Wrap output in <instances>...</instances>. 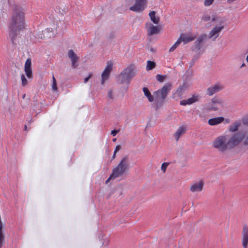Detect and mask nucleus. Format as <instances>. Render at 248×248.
Instances as JSON below:
<instances>
[{
  "label": "nucleus",
  "instance_id": "obj_39",
  "mask_svg": "<svg viewBox=\"0 0 248 248\" xmlns=\"http://www.w3.org/2000/svg\"><path fill=\"white\" fill-rule=\"evenodd\" d=\"M119 132V130H113L111 131V135L113 136H115L116 135V134L118 133Z\"/></svg>",
  "mask_w": 248,
  "mask_h": 248
},
{
  "label": "nucleus",
  "instance_id": "obj_10",
  "mask_svg": "<svg viewBox=\"0 0 248 248\" xmlns=\"http://www.w3.org/2000/svg\"><path fill=\"white\" fill-rule=\"evenodd\" d=\"M196 37V35L193 34L192 33L188 32L181 34L178 39L181 43L183 42L186 44L194 40Z\"/></svg>",
  "mask_w": 248,
  "mask_h": 248
},
{
  "label": "nucleus",
  "instance_id": "obj_8",
  "mask_svg": "<svg viewBox=\"0 0 248 248\" xmlns=\"http://www.w3.org/2000/svg\"><path fill=\"white\" fill-rule=\"evenodd\" d=\"M221 107H222V101L218 98H213L210 102L205 105L204 108L207 110L216 111Z\"/></svg>",
  "mask_w": 248,
  "mask_h": 248
},
{
  "label": "nucleus",
  "instance_id": "obj_31",
  "mask_svg": "<svg viewBox=\"0 0 248 248\" xmlns=\"http://www.w3.org/2000/svg\"><path fill=\"white\" fill-rule=\"evenodd\" d=\"M155 66V63H147L146 66L147 70H150L154 68Z\"/></svg>",
  "mask_w": 248,
  "mask_h": 248
},
{
  "label": "nucleus",
  "instance_id": "obj_43",
  "mask_svg": "<svg viewBox=\"0 0 248 248\" xmlns=\"http://www.w3.org/2000/svg\"><path fill=\"white\" fill-rule=\"evenodd\" d=\"M26 62H31V59L30 58L27 59Z\"/></svg>",
  "mask_w": 248,
  "mask_h": 248
},
{
  "label": "nucleus",
  "instance_id": "obj_21",
  "mask_svg": "<svg viewBox=\"0 0 248 248\" xmlns=\"http://www.w3.org/2000/svg\"><path fill=\"white\" fill-rule=\"evenodd\" d=\"M68 56L72 62H77L80 60L79 57L72 49L68 51Z\"/></svg>",
  "mask_w": 248,
  "mask_h": 248
},
{
  "label": "nucleus",
  "instance_id": "obj_27",
  "mask_svg": "<svg viewBox=\"0 0 248 248\" xmlns=\"http://www.w3.org/2000/svg\"><path fill=\"white\" fill-rule=\"evenodd\" d=\"M202 20L203 22H208L210 20H212V17L210 16L207 14H205L203 15V16L202 17Z\"/></svg>",
  "mask_w": 248,
  "mask_h": 248
},
{
  "label": "nucleus",
  "instance_id": "obj_32",
  "mask_svg": "<svg viewBox=\"0 0 248 248\" xmlns=\"http://www.w3.org/2000/svg\"><path fill=\"white\" fill-rule=\"evenodd\" d=\"M156 79L157 80V81H158L160 82H163L165 78V76H163L161 75H157L156 76Z\"/></svg>",
  "mask_w": 248,
  "mask_h": 248
},
{
  "label": "nucleus",
  "instance_id": "obj_23",
  "mask_svg": "<svg viewBox=\"0 0 248 248\" xmlns=\"http://www.w3.org/2000/svg\"><path fill=\"white\" fill-rule=\"evenodd\" d=\"M142 90L144 95L147 98L148 101L150 102H153L154 100V96L152 95L148 89L146 87H144Z\"/></svg>",
  "mask_w": 248,
  "mask_h": 248
},
{
  "label": "nucleus",
  "instance_id": "obj_47",
  "mask_svg": "<svg viewBox=\"0 0 248 248\" xmlns=\"http://www.w3.org/2000/svg\"><path fill=\"white\" fill-rule=\"evenodd\" d=\"M27 125H25V126H24V130H27Z\"/></svg>",
  "mask_w": 248,
  "mask_h": 248
},
{
  "label": "nucleus",
  "instance_id": "obj_26",
  "mask_svg": "<svg viewBox=\"0 0 248 248\" xmlns=\"http://www.w3.org/2000/svg\"><path fill=\"white\" fill-rule=\"evenodd\" d=\"M51 36V33H49V34H46L45 35L43 34V31L42 32L39 31L38 32L36 33L35 37L37 38V39H43L45 38H50Z\"/></svg>",
  "mask_w": 248,
  "mask_h": 248
},
{
  "label": "nucleus",
  "instance_id": "obj_17",
  "mask_svg": "<svg viewBox=\"0 0 248 248\" xmlns=\"http://www.w3.org/2000/svg\"><path fill=\"white\" fill-rule=\"evenodd\" d=\"M202 47V45L199 43H196V41L194 43V46L192 48L193 52L195 53L194 57L193 58L192 61H195L197 60L199 57V51Z\"/></svg>",
  "mask_w": 248,
  "mask_h": 248
},
{
  "label": "nucleus",
  "instance_id": "obj_37",
  "mask_svg": "<svg viewBox=\"0 0 248 248\" xmlns=\"http://www.w3.org/2000/svg\"><path fill=\"white\" fill-rule=\"evenodd\" d=\"M2 225H0V236H4L3 231L2 230Z\"/></svg>",
  "mask_w": 248,
  "mask_h": 248
},
{
  "label": "nucleus",
  "instance_id": "obj_40",
  "mask_svg": "<svg viewBox=\"0 0 248 248\" xmlns=\"http://www.w3.org/2000/svg\"><path fill=\"white\" fill-rule=\"evenodd\" d=\"M243 121L244 124H248V115L243 119Z\"/></svg>",
  "mask_w": 248,
  "mask_h": 248
},
{
  "label": "nucleus",
  "instance_id": "obj_33",
  "mask_svg": "<svg viewBox=\"0 0 248 248\" xmlns=\"http://www.w3.org/2000/svg\"><path fill=\"white\" fill-rule=\"evenodd\" d=\"M214 1V0H204V5L205 6H210Z\"/></svg>",
  "mask_w": 248,
  "mask_h": 248
},
{
  "label": "nucleus",
  "instance_id": "obj_45",
  "mask_svg": "<svg viewBox=\"0 0 248 248\" xmlns=\"http://www.w3.org/2000/svg\"><path fill=\"white\" fill-rule=\"evenodd\" d=\"M73 63V65H72V66H73V67H75L76 63L73 62V63Z\"/></svg>",
  "mask_w": 248,
  "mask_h": 248
},
{
  "label": "nucleus",
  "instance_id": "obj_42",
  "mask_svg": "<svg viewBox=\"0 0 248 248\" xmlns=\"http://www.w3.org/2000/svg\"><path fill=\"white\" fill-rule=\"evenodd\" d=\"M116 154H115V153L114 152L113 155L112 157V159H114L115 158V157H116Z\"/></svg>",
  "mask_w": 248,
  "mask_h": 248
},
{
  "label": "nucleus",
  "instance_id": "obj_30",
  "mask_svg": "<svg viewBox=\"0 0 248 248\" xmlns=\"http://www.w3.org/2000/svg\"><path fill=\"white\" fill-rule=\"evenodd\" d=\"M52 89L54 91H56L57 90V82L54 76L52 77Z\"/></svg>",
  "mask_w": 248,
  "mask_h": 248
},
{
  "label": "nucleus",
  "instance_id": "obj_16",
  "mask_svg": "<svg viewBox=\"0 0 248 248\" xmlns=\"http://www.w3.org/2000/svg\"><path fill=\"white\" fill-rule=\"evenodd\" d=\"M204 184L202 181H199L198 183L192 184L190 187V190L192 192H200L203 187Z\"/></svg>",
  "mask_w": 248,
  "mask_h": 248
},
{
  "label": "nucleus",
  "instance_id": "obj_12",
  "mask_svg": "<svg viewBox=\"0 0 248 248\" xmlns=\"http://www.w3.org/2000/svg\"><path fill=\"white\" fill-rule=\"evenodd\" d=\"M112 69V64L110 63L107 65L101 75V84H103L107 80Z\"/></svg>",
  "mask_w": 248,
  "mask_h": 248
},
{
  "label": "nucleus",
  "instance_id": "obj_7",
  "mask_svg": "<svg viewBox=\"0 0 248 248\" xmlns=\"http://www.w3.org/2000/svg\"><path fill=\"white\" fill-rule=\"evenodd\" d=\"M135 75L134 68L132 65H130L125 69L119 75L118 78L121 83L128 82L131 78Z\"/></svg>",
  "mask_w": 248,
  "mask_h": 248
},
{
  "label": "nucleus",
  "instance_id": "obj_36",
  "mask_svg": "<svg viewBox=\"0 0 248 248\" xmlns=\"http://www.w3.org/2000/svg\"><path fill=\"white\" fill-rule=\"evenodd\" d=\"M4 236H0V248H1L4 244Z\"/></svg>",
  "mask_w": 248,
  "mask_h": 248
},
{
  "label": "nucleus",
  "instance_id": "obj_14",
  "mask_svg": "<svg viewBox=\"0 0 248 248\" xmlns=\"http://www.w3.org/2000/svg\"><path fill=\"white\" fill-rule=\"evenodd\" d=\"M233 135H237L236 136L238 137V145L243 141L244 145H248V130L245 133L238 132Z\"/></svg>",
  "mask_w": 248,
  "mask_h": 248
},
{
  "label": "nucleus",
  "instance_id": "obj_24",
  "mask_svg": "<svg viewBox=\"0 0 248 248\" xmlns=\"http://www.w3.org/2000/svg\"><path fill=\"white\" fill-rule=\"evenodd\" d=\"M240 126V123H238V122L234 123L229 126V130L231 132H235V131H237V130L238 129Z\"/></svg>",
  "mask_w": 248,
  "mask_h": 248
},
{
  "label": "nucleus",
  "instance_id": "obj_2",
  "mask_svg": "<svg viewBox=\"0 0 248 248\" xmlns=\"http://www.w3.org/2000/svg\"><path fill=\"white\" fill-rule=\"evenodd\" d=\"M236 136L232 135L227 142L226 136H219L213 141V146L222 152L232 149L238 145L239 139Z\"/></svg>",
  "mask_w": 248,
  "mask_h": 248
},
{
  "label": "nucleus",
  "instance_id": "obj_20",
  "mask_svg": "<svg viewBox=\"0 0 248 248\" xmlns=\"http://www.w3.org/2000/svg\"><path fill=\"white\" fill-rule=\"evenodd\" d=\"M31 63H25L24 71L26 76L29 78H32V69L31 68Z\"/></svg>",
  "mask_w": 248,
  "mask_h": 248
},
{
  "label": "nucleus",
  "instance_id": "obj_25",
  "mask_svg": "<svg viewBox=\"0 0 248 248\" xmlns=\"http://www.w3.org/2000/svg\"><path fill=\"white\" fill-rule=\"evenodd\" d=\"M207 37V36L206 34H201L197 38L196 40V43H199L202 45L205 41Z\"/></svg>",
  "mask_w": 248,
  "mask_h": 248
},
{
  "label": "nucleus",
  "instance_id": "obj_22",
  "mask_svg": "<svg viewBox=\"0 0 248 248\" xmlns=\"http://www.w3.org/2000/svg\"><path fill=\"white\" fill-rule=\"evenodd\" d=\"M149 16L151 20L155 24H158L160 21V18L158 16H155V12L152 11L149 13Z\"/></svg>",
  "mask_w": 248,
  "mask_h": 248
},
{
  "label": "nucleus",
  "instance_id": "obj_18",
  "mask_svg": "<svg viewBox=\"0 0 248 248\" xmlns=\"http://www.w3.org/2000/svg\"><path fill=\"white\" fill-rule=\"evenodd\" d=\"M186 131V127L184 126H181L178 128L174 134V137L177 141L179 140L180 137L185 133Z\"/></svg>",
  "mask_w": 248,
  "mask_h": 248
},
{
  "label": "nucleus",
  "instance_id": "obj_46",
  "mask_svg": "<svg viewBox=\"0 0 248 248\" xmlns=\"http://www.w3.org/2000/svg\"><path fill=\"white\" fill-rule=\"evenodd\" d=\"M245 66V63H243L241 65V66H240V67L241 68V67H244Z\"/></svg>",
  "mask_w": 248,
  "mask_h": 248
},
{
  "label": "nucleus",
  "instance_id": "obj_28",
  "mask_svg": "<svg viewBox=\"0 0 248 248\" xmlns=\"http://www.w3.org/2000/svg\"><path fill=\"white\" fill-rule=\"evenodd\" d=\"M181 42L179 40V39L177 40V41L175 43V44L170 48L169 51L170 52L173 51L177 47V46L180 44Z\"/></svg>",
  "mask_w": 248,
  "mask_h": 248
},
{
  "label": "nucleus",
  "instance_id": "obj_48",
  "mask_svg": "<svg viewBox=\"0 0 248 248\" xmlns=\"http://www.w3.org/2000/svg\"><path fill=\"white\" fill-rule=\"evenodd\" d=\"M247 62H248V55L247 57Z\"/></svg>",
  "mask_w": 248,
  "mask_h": 248
},
{
  "label": "nucleus",
  "instance_id": "obj_11",
  "mask_svg": "<svg viewBox=\"0 0 248 248\" xmlns=\"http://www.w3.org/2000/svg\"><path fill=\"white\" fill-rule=\"evenodd\" d=\"M224 88L223 85L220 83H217L209 87L206 91V94L212 96L215 93L219 92Z\"/></svg>",
  "mask_w": 248,
  "mask_h": 248
},
{
  "label": "nucleus",
  "instance_id": "obj_13",
  "mask_svg": "<svg viewBox=\"0 0 248 248\" xmlns=\"http://www.w3.org/2000/svg\"><path fill=\"white\" fill-rule=\"evenodd\" d=\"M200 97L199 95L194 94L192 97L188 98L187 99H185L180 101V104L182 106H186L192 104L194 103L198 102Z\"/></svg>",
  "mask_w": 248,
  "mask_h": 248
},
{
  "label": "nucleus",
  "instance_id": "obj_41",
  "mask_svg": "<svg viewBox=\"0 0 248 248\" xmlns=\"http://www.w3.org/2000/svg\"><path fill=\"white\" fill-rule=\"evenodd\" d=\"M92 75L91 74H90L87 78H86L84 79V82L86 83L89 80V79L92 77Z\"/></svg>",
  "mask_w": 248,
  "mask_h": 248
},
{
  "label": "nucleus",
  "instance_id": "obj_34",
  "mask_svg": "<svg viewBox=\"0 0 248 248\" xmlns=\"http://www.w3.org/2000/svg\"><path fill=\"white\" fill-rule=\"evenodd\" d=\"M169 165L168 163H163L161 165V169L163 172H165L167 168Z\"/></svg>",
  "mask_w": 248,
  "mask_h": 248
},
{
  "label": "nucleus",
  "instance_id": "obj_9",
  "mask_svg": "<svg viewBox=\"0 0 248 248\" xmlns=\"http://www.w3.org/2000/svg\"><path fill=\"white\" fill-rule=\"evenodd\" d=\"M145 28L148 36L159 34L161 30L160 26H155L151 23H146Z\"/></svg>",
  "mask_w": 248,
  "mask_h": 248
},
{
  "label": "nucleus",
  "instance_id": "obj_19",
  "mask_svg": "<svg viewBox=\"0 0 248 248\" xmlns=\"http://www.w3.org/2000/svg\"><path fill=\"white\" fill-rule=\"evenodd\" d=\"M224 120L223 117H216L210 119L208 120V124L210 125H215L221 123Z\"/></svg>",
  "mask_w": 248,
  "mask_h": 248
},
{
  "label": "nucleus",
  "instance_id": "obj_38",
  "mask_svg": "<svg viewBox=\"0 0 248 248\" xmlns=\"http://www.w3.org/2000/svg\"><path fill=\"white\" fill-rule=\"evenodd\" d=\"M120 149L121 146L120 145H117L114 152L115 154H116L120 150Z\"/></svg>",
  "mask_w": 248,
  "mask_h": 248
},
{
  "label": "nucleus",
  "instance_id": "obj_29",
  "mask_svg": "<svg viewBox=\"0 0 248 248\" xmlns=\"http://www.w3.org/2000/svg\"><path fill=\"white\" fill-rule=\"evenodd\" d=\"M21 79L22 86H26L28 84V80L23 74L21 76Z\"/></svg>",
  "mask_w": 248,
  "mask_h": 248
},
{
  "label": "nucleus",
  "instance_id": "obj_5",
  "mask_svg": "<svg viewBox=\"0 0 248 248\" xmlns=\"http://www.w3.org/2000/svg\"><path fill=\"white\" fill-rule=\"evenodd\" d=\"M171 89V84L168 83L165 84L160 90L155 91L153 93L156 99L155 102L156 109H157L162 106L165 99Z\"/></svg>",
  "mask_w": 248,
  "mask_h": 248
},
{
  "label": "nucleus",
  "instance_id": "obj_44",
  "mask_svg": "<svg viewBox=\"0 0 248 248\" xmlns=\"http://www.w3.org/2000/svg\"><path fill=\"white\" fill-rule=\"evenodd\" d=\"M150 50L152 52H155V49L154 48H151Z\"/></svg>",
  "mask_w": 248,
  "mask_h": 248
},
{
  "label": "nucleus",
  "instance_id": "obj_4",
  "mask_svg": "<svg viewBox=\"0 0 248 248\" xmlns=\"http://www.w3.org/2000/svg\"><path fill=\"white\" fill-rule=\"evenodd\" d=\"M212 22L216 23V25L209 32L208 37L213 40H215L225 28L224 20L221 16L213 15Z\"/></svg>",
  "mask_w": 248,
  "mask_h": 248
},
{
  "label": "nucleus",
  "instance_id": "obj_49",
  "mask_svg": "<svg viewBox=\"0 0 248 248\" xmlns=\"http://www.w3.org/2000/svg\"><path fill=\"white\" fill-rule=\"evenodd\" d=\"M147 62H152V61H148Z\"/></svg>",
  "mask_w": 248,
  "mask_h": 248
},
{
  "label": "nucleus",
  "instance_id": "obj_1",
  "mask_svg": "<svg viewBox=\"0 0 248 248\" xmlns=\"http://www.w3.org/2000/svg\"><path fill=\"white\" fill-rule=\"evenodd\" d=\"M25 26V13L23 8L15 7L11 16L9 25V36L13 44H16V39L18 32Z\"/></svg>",
  "mask_w": 248,
  "mask_h": 248
},
{
  "label": "nucleus",
  "instance_id": "obj_3",
  "mask_svg": "<svg viewBox=\"0 0 248 248\" xmlns=\"http://www.w3.org/2000/svg\"><path fill=\"white\" fill-rule=\"evenodd\" d=\"M130 168V161L128 155L123 157L115 168L112 171L111 174L106 181V183L111 179H114L124 175Z\"/></svg>",
  "mask_w": 248,
  "mask_h": 248
},
{
  "label": "nucleus",
  "instance_id": "obj_15",
  "mask_svg": "<svg viewBox=\"0 0 248 248\" xmlns=\"http://www.w3.org/2000/svg\"><path fill=\"white\" fill-rule=\"evenodd\" d=\"M242 245L244 248H247L248 245V227L244 226L242 232Z\"/></svg>",
  "mask_w": 248,
  "mask_h": 248
},
{
  "label": "nucleus",
  "instance_id": "obj_35",
  "mask_svg": "<svg viewBox=\"0 0 248 248\" xmlns=\"http://www.w3.org/2000/svg\"><path fill=\"white\" fill-rule=\"evenodd\" d=\"M43 34H45V35H46V34H49V33H51V35H53V31H52V30H51V31L50 30V29H45L44 31H43Z\"/></svg>",
  "mask_w": 248,
  "mask_h": 248
},
{
  "label": "nucleus",
  "instance_id": "obj_6",
  "mask_svg": "<svg viewBox=\"0 0 248 248\" xmlns=\"http://www.w3.org/2000/svg\"><path fill=\"white\" fill-rule=\"evenodd\" d=\"M126 4L130 6L129 10L136 13L144 10L147 4V0H125Z\"/></svg>",
  "mask_w": 248,
  "mask_h": 248
}]
</instances>
